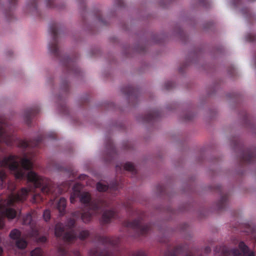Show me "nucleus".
I'll return each mask as SVG.
<instances>
[{"label":"nucleus","mask_w":256,"mask_h":256,"mask_svg":"<svg viewBox=\"0 0 256 256\" xmlns=\"http://www.w3.org/2000/svg\"><path fill=\"white\" fill-rule=\"evenodd\" d=\"M8 137H9V135L6 133L2 124H0V142H4L7 144H10V142L8 140Z\"/></svg>","instance_id":"obj_7"},{"label":"nucleus","mask_w":256,"mask_h":256,"mask_svg":"<svg viewBox=\"0 0 256 256\" xmlns=\"http://www.w3.org/2000/svg\"><path fill=\"white\" fill-rule=\"evenodd\" d=\"M89 233L86 230H82L78 238L80 239H84L88 236Z\"/></svg>","instance_id":"obj_14"},{"label":"nucleus","mask_w":256,"mask_h":256,"mask_svg":"<svg viewBox=\"0 0 256 256\" xmlns=\"http://www.w3.org/2000/svg\"><path fill=\"white\" fill-rule=\"evenodd\" d=\"M27 146V144H25L24 146Z\"/></svg>","instance_id":"obj_23"},{"label":"nucleus","mask_w":256,"mask_h":256,"mask_svg":"<svg viewBox=\"0 0 256 256\" xmlns=\"http://www.w3.org/2000/svg\"><path fill=\"white\" fill-rule=\"evenodd\" d=\"M82 218L83 220V221L85 222H88L90 220V216H88L87 218V214H82Z\"/></svg>","instance_id":"obj_20"},{"label":"nucleus","mask_w":256,"mask_h":256,"mask_svg":"<svg viewBox=\"0 0 256 256\" xmlns=\"http://www.w3.org/2000/svg\"><path fill=\"white\" fill-rule=\"evenodd\" d=\"M26 178L36 187H40L42 192L48 194L52 192V182L48 178L37 175L33 171L28 172Z\"/></svg>","instance_id":"obj_3"},{"label":"nucleus","mask_w":256,"mask_h":256,"mask_svg":"<svg viewBox=\"0 0 256 256\" xmlns=\"http://www.w3.org/2000/svg\"><path fill=\"white\" fill-rule=\"evenodd\" d=\"M64 226L61 224H58L55 228V235L56 236L58 237L62 236L64 230Z\"/></svg>","instance_id":"obj_9"},{"label":"nucleus","mask_w":256,"mask_h":256,"mask_svg":"<svg viewBox=\"0 0 256 256\" xmlns=\"http://www.w3.org/2000/svg\"><path fill=\"white\" fill-rule=\"evenodd\" d=\"M74 224V220H70L68 223V225L70 226H73Z\"/></svg>","instance_id":"obj_21"},{"label":"nucleus","mask_w":256,"mask_h":256,"mask_svg":"<svg viewBox=\"0 0 256 256\" xmlns=\"http://www.w3.org/2000/svg\"><path fill=\"white\" fill-rule=\"evenodd\" d=\"M76 238V235L73 232L66 233L64 236V239L68 242H70Z\"/></svg>","instance_id":"obj_10"},{"label":"nucleus","mask_w":256,"mask_h":256,"mask_svg":"<svg viewBox=\"0 0 256 256\" xmlns=\"http://www.w3.org/2000/svg\"><path fill=\"white\" fill-rule=\"evenodd\" d=\"M10 237L15 240L16 245L19 248H24L26 247L27 243L25 240L20 238V233L18 230H14L10 233Z\"/></svg>","instance_id":"obj_6"},{"label":"nucleus","mask_w":256,"mask_h":256,"mask_svg":"<svg viewBox=\"0 0 256 256\" xmlns=\"http://www.w3.org/2000/svg\"><path fill=\"white\" fill-rule=\"evenodd\" d=\"M239 249L242 252H240L238 250L234 249L232 251V253L234 256H254V254L252 251H250L247 246L244 243L241 242L238 244Z\"/></svg>","instance_id":"obj_5"},{"label":"nucleus","mask_w":256,"mask_h":256,"mask_svg":"<svg viewBox=\"0 0 256 256\" xmlns=\"http://www.w3.org/2000/svg\"><path fill=\"white\" fill-rule=\"evenodd\" d=\"M43 217H44V220L46 221H48V220H50V212L48 210H46L44 211V214H43Z\"/></svg>","instance_id":"obj_15"},{"label":"nucleus","mask_w":256,"mask_h":256,"mask_svg":"<svg viewBox=\"0 0 256 256\" xmlns=\"http://www.w3.org/2000/svg\"><path fill=\"white\" fill-rule=\"evenodd\" d=\"M140 225V222L139 220H135L132 224L131 226L136 228L139 226Z\"/></svg>","instance_id":"obj_19"},{"label":"nucleus","mask_w":256,"mask_h":256,"mask_svg":"<svg viewBox=\"0 0 256 256\" xmlns=\"http://www.w3.org/2000/svg\"><path fill=\"white\" fill-rule=\"evenodd\" d=\"M42 252L40 248H36L31 252V256H42Z\"/></svg>","instance_id":"obj_12"},{"label":"nucleus","mask_w":256,"mask_h":256,"mask_svg":"<svg viewBox=\"0 0 256 256\" xmlns=\"http://www.w3.org/2000/svg\"><path fill=\"white\" fill-rule=\"evenodd\" d=\"M97 190L98 191L102 192L107 190L108 186L106 185L102 184V183H98L96 185Z\"/></svg>","instance_id":"obj_13"},{"label":"nucleus","mask_w":256,"mask_h":256,"mask_svg":"<svg viewBox=\"0 0 256 256\" xmlns=\"http://www.w3.org/2000/svg\"><path fill=\"white\" fill-rule=\"evenodd\" d=\"M46 240V238H42V240H40V241H42V242H44Z\"/></svg>","instance_id":"obj_22"},{"label":"nucleus","mask_w":256,"mask_h":256,"mask_svg":"<svg viewBox=\"0 0 256 256\" xmlns=\"http://www.w3.org/2000/svg\"><path fill=\"white\" fill-rule=\"evenodd\" d=\"M113 216V212H112V211H108V212H105L104 214H103V218H104V220L106 222H107L108 220V219L112 217Z\"/></svg>","instance_id":"obj_11"},{"label":"nucleus","mask_w":256,"mask_h":256,"mask_svg":"<svg viewBox=\"0 0 256 256\" xmlns=\"http://www.w3.org/2000/svg\"><path fill=\"white\" fill-rule=\"evenodd\" d=\"M32 220V216L30 214H28L24 219V223L25 224H30Z\"/></svg>","instance_id":"obj_16"},{"label":"nucleus","mask_w":256,"mask_h":256,"mask_svg":"<svg viewBox=\"0 0 256 256\" xmlns=\"http://www.w3.org/2000/svg\"><path fill=\"white\" fill-rule=\"evenodd\" d=\"M6 176V172L3 170L0 171V180L2 182Z\"/></svg>","instance_id":"obj_18"},{"label":"nucleus","mask_w":256,"mask_h":256,"mask_svg":"<svg viewBox=\"0 0 256 256\" xmlns=\"http://www.w3.org/2000/svg\"><path fill=\"white\" fill-rule=\"evenodd\" d=\"M19 159L16 156L4 158L0 162L2 166L8 168L17 178H23L26 176L25 170L32 167V162L28 158L24 156L21 160L22 168L19 166Z\"/></svg>","instance_id":"obj_2"},{"label":"nucleus","mask_w":256,"mask_h":256,"mask_svg":"<svg viewBox=\"0 0 256 256\" xmlns=\"http://www.w3.org/2000/svg\"><path fill=\"white\" fill-rule=\"evenodd\" d=\"M80 186L79 184H76L74 188V194L70 196L71 202H74L75 197L80 196V201L84 204H88L90 200V196L88 192L80 191Z\"/></svg>","instance_id":"obj_4"},{"label":"nucleus","mask_w":256,"mask_h":256,"mask_svg":"<svg viewBox=\"0 0 256 256\" xmlns=\"http://www.w3.org/2000/svg\"><path fill=\"white\" fill-rule=\"evenodd\" d=\"M124 168L126 170L132 171L134 170V166L130 162H126L124 164Z\"/></svg>","instance_id":"obj_17"},{"label":"nucleus","mask_w":256,"mask_h":256,"mask_svg":"<svg viewBox=\"0 0 256 256\" xmlns=\"http://www.w3.org/2000/svg\"><path fill=\"white\" fill-rule=\"evenodd\" d=\"M66 206V200L64 198H60L58 203L57 208L60 213L64 210Z\"/></svg>","instance_id":"obj_8"},{"label":"nucleus","mask_w":256,"mask_h":256,"mask_svg":"<svg viewBox=\"0 0 256 256\" xmlns=\"http://www.w3.org/2000/svg\"><path fill=\"white\" fill-rule=\"evenodd\" d=\"M28 193V190L24 188L17 194H12L6 200L0 202V228L4 226V216H7L9 219H12L16 216V212L11 206L15 202L24 200Z\"/></svg>","instance_id":"obj_1"}]
</instances>
